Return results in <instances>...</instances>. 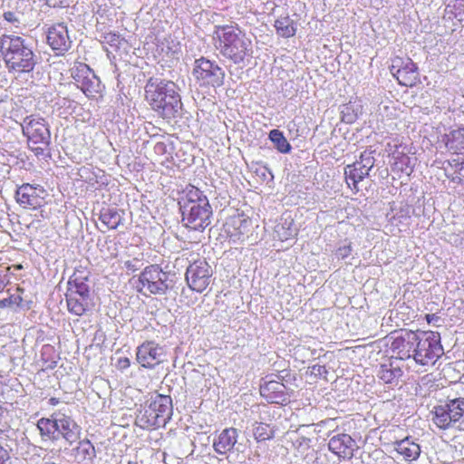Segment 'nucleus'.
<instances>
[{
  "mask_svg": "<svg viewBox=\"0 0 464 464\" xmlns=\"http://www.w3.org/2000/svg\"><path fill=\"white\" fill-rule=\"evenodd\" d=\"M178 91L171 81L150 78L145 86V97L154 111L171 120L181 115L182 102Z\"/></svg>",
  "mask_w": 464,
  "mask_h": 464,
  "instance_id": "obj_1",
  "label": "nucleus"
},
{
  "mask_svg": "<svg viewBox=\"0 0 464 464\" xmlns=\"http://www.w3.org/2000/svg\"><path fill=\"white\" fill-rule=\"evenodd\" d=\"M0 53L10 72H30L37 63V56L31 44L21 36H0Z\"/></svg>",
  "mask_w": 464,
  "mask_h": 464,
  "instance_id": "obj_2",
  "label": "nucleus"
},
{
  "mask_svg": "<svg viewBox=\"0 0 464 464\" xmlns=\"http://www.w3.org/2000/svg\"><path fill=\"white\" fill-rule=\"evenodd\" d=\"M183 225L192 230L203 231L211 223L212 208L207 196L192 187L179 201Z\"/></svg>",
  "mask_w": 464,
  "mask_h": 464,
  "instance_id": "obj_3",
  "label": "nucleus"
},
{
  "mask_svg": "<svg viewBox=\"0 0 464 464\" xmlns=\"http://www.w3.org/2000/svg\"><path fill=\"white\" fill-rule=\"evenodd\" d=\"M219 53L226 58L238 64L251 53V41L246 34L236 25H218L215 31Z\"/></svg>",
  "mask_w": 464,
  "mask_h": 464,
  "instance_id": "obj_4",
  "label": "nucleus"
},
{
  "mask_svg": "<svg viewBox=\"0 0 464 464\" xmlns=\"http://www.w3.org/2000/svg\"><path fill=\"white\" fill-rule=\"evenodd\" d=\"M443 353L440 334L438 332H413L411 357L418 364L433 365Z\"/></svg>",
  "mask_w": 464,
  "mask_h": 464,
  "instance_id": "obj_5",
  "label": "nucleus"
},
{
  "mask_svg": "<svg viewBox=\"0 0 464 464\" xmlns=\"http://www.w3.org/2000/svg\"><path fill=\"white\" fill-rule=\"evenodd\" d=\"M22 131L27 138L29 149L35 156H44V152L50 150L51 131L46 121L39 116H26L22 123Z\"/></svg>",
  "mask_w": 464,
  "mask_h": 464,
  "instance_id": "obj_6",
  "label": "nucleus"
},
{
  "mask_svg": "<svg viewBox=\"0 0 464 464\" xmlns=\"http://www.w3.org/2000/svg\"><path fill=\"white\" fill-rule=\"evenodd\" d=\"M433 422L441 430H464V398L449 399L445 403L435 406Z\"/></svg>",
  "mask_w": 464,
  "mask_h": 464,
  "instance_id": "obj_7",
  "label": "nucleus"
},
{
  "mask_svg": "<svg viewBox=\"0 0 464 464\" xmlns=\"http://www.w3.org/2000/svg\"><path fill=\"white\" fill-rule=\"evenodd\" d=\"M174 276L163 271L159 265H150L140 273L139 282L150 295H163L174 287Z\"/></svg>",
  "mask_w": 464,
  "mask_h": 464,
  "instance_id": "obj_8",
  "label": "nucleus"
},
{
  "mask_svg": "<svg viewBox=\"0 0 464 464\" xmlns=\"http://www.w3.org/2000/svg\"><path fill=\"white\" fill-rule=\"evenodd\" d=\"M192 75L199 86L204 87H220L225 79L223 69L205 57L195 60Z\"/></svg>",
  "mask_w": 464,
  "mask_h": 464,
  "instance_id": "obj_9",
  "label": "nucleus"
},
{
  "mask_svg": "<svg viewBox=\"0 0 464 464\" xmlns=\"http://www.w3.org/2000/svg\"><path fill=\"white\" fill-rule=\"evenodd\" d=\"M373 153L372 150H364L361 153L359 160L344 168L346 183L356 191L359 190L358 183L370 175V171L374 166Z\"/></svg>",
  "mask_w": 464,
  "mask_h": 464,
  "instance_id": "obj_10",
  "label": "nucleus"
},
{
  "mask_svg": "<svg viewBox=\"0 0 464 464\" xmlns=\"http://www.w3.org/2000/svg\"><path fill=\"white\" fill-rule=\"evenodd\" d=\"M212 276L213 270L208 263L198 259L188 266L186 281L191 290L202 293L209 285Z\"/></svg>",
  "mask_w": 464,
  "mask_h": 464,
  "instance_id": "obj_11",
  "label": "nucleus"
},
{
  "mask_svg": "<svg viewBox=\"0 0 464 464\" xmlns=\"http://www.w3.org/2000/svg\"><path fill=\"white\" fill-rule=\"evenodd\" d=\"M164 347L155 342H145L137 349V362L144 368H154L165 360Z\"/></svg>",
  "mask_w": 464,
  "mask_h": 464,
  "instance_id": "obj_12",
  "label": "nucleus"
},
{
  "mask_svg": "<svg viewBox=\"0 0 464 464\" xmlns=\"http://www.w3.org/2000/svg\"><path fill=\"white\" fill-rule=\"evenodd\" d=\"M75 446L65 447L64 452L76 463L92 464L96 458V450L93 444L87 439H80Z\"/></svg>",
  "mask_w": 464,
  "mask_h": 464,
  "instance_id": "obj_13",
  "label": "nucleus"
},
{
  "mask_svg": "<svg viewBox=\"0 0 464 464\" xmlns=\"http://www.w3.org/2000/svg\"><path fill=\"white\" fill-rule=\"evenodd\" d=\"M58 440L63 439L68 446H73L82 436V427L71 417L60 414Z\"/></svg>",
  "mask_w": 464,
  "mask_h": 464,
  "instance_id": "obj_14",
  "label": "nucleus"
},
{
  "mask_svg": "<svg viewBox=\"0 0 464 464\" xmlns=\"http://www.w3.org/2000/svg\"><path fill=\"white\" fill-rule=\"evenodd\" d=\"M328 448L339 458L351 459L356 448V442L349 434L338 433L330 438Z\"/></svg>",
  "mask_w": 464,
  "mask_h": 464,
  "instance_id": "obj_15",
  "label": "nucleus"
},
{
  "mask_svg": "<svg viewBox=\"0 0 464 464\" xmlns=\"http://www.w3.org/2000/svg\"><path fill=\"white\" fill-rule=\"evenodd\" d=\"M47 43L54 51L66 52L72 44L67 26L63 23H59L49 28Z\"/></svg>",
  "mask_w": 464,
  "mask_h": 464,
  "instance_id": "obj_16",
  "label": "nucleus"
},
{
  "mask_svg": "<svg viewBox=\"0 0 464 464\" xmlns=\"http://www.w3.org/2000/svg\"><path fill=\"white\" fill-rule=\"evenodd\" d=\"M238 432L235 428H227L223 430L214 440L213 447L217 453L220 455L227 454L232 450L240 451L237 443Z\"/></svg>",
  "mask_w": 464,
  "mask_h": 464,
  "instance_id": "obj_17",
  "label": "nucleus"
},
{
  "mask_svg": "<svg viewBox=\"0 0 464 464\" xmlns=\"http://www.w3.org/2000/svg\"><path fill=\"white\" fill-rule=\"evenodd\" d=\"M259 390L261 396L269 403H284L288 399L285 392V386L279 381H265Z\"/></svg>",
  "mask_w": 464,
  "mask_h": 464,
  "instance_id": "obj_18",
  "label": "nucleus"
},
{
  "mask_svg": "<svg viewBox=\"0 0 464 464\" xmlns=\"http://www.w3.org/2000/svg\"><path fill=\"white\" fill-rule=\"evenodd\" d=\"M150 408L153 409L156 413H159V417L164 419L167 423L172 416V400L170 396L162 394L151 395L150 401Z\"/></svg>",
  "mask_w": 464,
  "mask_h": 464,
  "instance_id": "obj_19",
  "label": "nucleus"
},
{
  "mask_svg": "<svg viewBox=\"0 0 464 464\" xmlns=\"http://www.w3.org/2000/svg\"><path fill=\"white\" fill-rule=\"evenodd\" d=\"M61 411L53 412L51 418H42L37 421V429L43 438L58 440V429Z\"/></svg>",
  "mask_w": 464,
  "mask_h": 464,
  "instance_id": "obj_20",
  "label": "nucleus"
},
{
  "mask_svg": "<svg viewBox=\"0 0 464 464\" xmlns=\"http://www.w3.org/2000/svg\"><path fill=\"white\" fill-rule=\"evenodd\" d=\"M35 189L34 187L28 183L20 186L15 192L16 201L19 205L25 208L34 209L39 207L40 200Z\"/></svg>",
  "mask_w": 464,
  "mask_h": 464,
  "instance_id": "obj_21",
  "label": "nucleus"
},
{
  "mask_svg": "<svg viewBox=\"0 0 464 464\" xmlns=\"http://www.w3.org/2000/svg\"><path fill=\"white\" fill-rule=\"evenodd\" d=\"M417 65L411 60L407 59L402 63L396 72L394 73L399 83L403 86H412L418 81Z\"/></svg>",
  "mask_w": 464,
  "mask_h": 464,
  "instance_id": "obj_22",
  "label": "nucleus"
},
{
  "mask_svg": "<svg viewBox=\"0 0 464 464\" xmlns=\"http://www.w3.org/2000/svg\"><path fill=\"white\" fill-rule=\"evenodd\" d=\"M87 279V276L74 273L68 281V291L66 295H72L75 297L91 298L90 287L86 283Z\"/></svg>",
  "mask_w": 464,
  "mask_h": 464,
  "instance_id": "obj_23",
  "label": "nucleus"
},
{
  "mask_svg": "<svg viewBox=\"0 0 464 464\" xmlns=\"http://www.w3.org/2000/svg\"><path fill=\"white\" fill-rule=\"evenodd\" d=\"M413 332L407 331L395 338L392 343V349L398 350L401 359L411 358L412 349Z\"/></svg>",
  "mask_w": 464,
  "mask_h": 464,
  "instance_id": "obj_24",
  "label": "nucleus"
},
{
  "mask_svg": "<svg viewBox=\"0 0 464 464\" xmlns=\"http://www.w3.org/2000/svg\"><path fill=\"white\" fill-rule=\"evenodd\" d=\"M136 423L142 429L159 428L166 425L164 419L159 417V413H156L153 409L150 408V404L144 412H140L137 416Z\"/></svg>",
  "mask_w": 464,
  "mask_h": 464,
  "instance_id": "obj_25",
  "label": "nucleus"
},
{
  "mask_svg": "<svg viewBox=\"0 0 464 464\" xmlns=\"http://www.w3.org/2000/svg\"><path fill=\"white\" fill-rule=\"evenodd\" d=\"M395 450L402 455L406 461L416 460L420 454V445L410 440L409 438L397 441L395 443Z\"/></svg>",
  "mask_w": 464,
  "mask_h": 464,
  "instance_id": "obj_26",
  "label": "nucleus"
},
{
  "mask_svg": "<svg viewBox=\"0 0 464 464\" xmlns=\"http://www.w3.org/2000/svg\"><path fill=\"white\" fill-rule=\"evenodd\" d=\"M124 211L115 208H102L100 220L110 229L118 228L123 221Z\"/></svg>",
  "mask_w": 464,
  "mask_h": 464,
  "instance_id": "obj_27",
  "label": "nucleus"
},
{
  "mask_svg": "<svg viewBox=\"0 0 464 464\" xmlns=\"http://www.w3.org/2000/svg\"><path fill=\"white\" fill-rule=\"evenodd\" d=\"M403 374L400 366H394L392 362L381 364L377 376L387 384H397Z\"/></svg>",
  "mask_w": 464,
  "mask_h": 464,
  "instance_id": "obj_28",
  "label": "nucleus"
},
{
  "mask_svg": "<svg viewBox=\"0 0 464 464\" xmlns=\"http://www.w3.org/2000/svg\"><path fill=\"white\" fill-rule=\"evenodd\" d=\"M297 233L294 219L290 217L282 218L280 222L275 227V235L281 241H286L293 238Z\"/></svg>",
  "mask_w": 464,
  "mask_h": 464,
  "instance_id": "obj_29",
  "label": "nucleus"
},
{
  "mask_svg": "<svg viewBox=\"0 0 464 464\" xmlns=\"http://www.w3.org/2000/svg\"><path fill=\"white\" fill-rule=\"evenodd\" d=\"M87 97H95L101 92V81L92 70L78 86Z\"/></svg>",
  "mask_w": 464,
  "mask_h": 464,
  "instance_id": "obj_30",
  "label": "nucleus"
},
{
  "mask_svg": "<svg viewBox=\"0 0 464 464\" xmlns=\"http://www.w3.org/2000/svg\"><path fill=\"white\" fill-rule=\"evenodd\" d=\"M66 302L69 312L81 316L89 309L91 298L83 299V297L66 295Z\"/></svg>",
  "mask_w": 464,
  "mask_h": 464,
  "instance_id": "obj_31",
  "label": "nucleus"
},
{
  "mask_svg": "<svg viewBox=\"0 0 464 464\" xmlns=\"http://www.w3.org/2000/svg\"><path fill=\"white\" fill-rule=\"evenodd\" d=\"M446 146L455 153L464 152V128L451 130L447 135Z\"/></svg>",
  "mask_w": 464,
  "mask_h": 464,
  "instance_id": "obj_32",
  "label": "nucleus"
},
{
  "mask_svg": "<svg viewBox=\"0 0 464 464\" xmlns=\"http://www.w3.org/2000/svg\"><path fill=\"white\" fill-rule=\"evenodd\" d=\"M275 27L278 35L284 38H289L295 34L296 27L289 16H281L275 22Z\"/></svg>",
  "mask_w": 464,
  "mask_h": 464,
  "instance_id": "obj_33",
  "label": "nucleus"
},
{
  "mask_svg": "<svg viewBox=\"0 0 464 464\" xmlns=\"http://www.w3.org/2000/svg\"><path fill=\"white\" fill-rule=\"evenodd\" d=\"M269 139L274 143L275 147L281 153L290 152L292 147L288 140L284 136L283 132L279 130L274 129L269 132Z\"/></svg>",
  "mask_w": 464,
  "mask_h": 464,
  "instance_id": "obj_34",
  "label": "nucleus"
},
{
  "mask_svg": "<svg viewBox=\"0 0 464 464\" xmlns=\"http://www.w3.org/2000/svg\"><path fill=\"white\" fill-rule=\"evenodd\" d=\"M253 433L255 439L258 441L269 440L274 436V431L265 423H256L254 427Z\"/></svg>",
  "mask_w": 464,
  "mask_h": 464,
  "instance_id": "obj_35",
  "label": "nucleus"
},
{
  "mask_svg": "<svg viewBox=\"0 0 464 464\" xmlns=\"http://www.w3.org/2000/svg\"><path fill=\"white\" fill-rule=\"evenodd\" d=\"M91 71L92 69L87 64L79 63L73 68H72L71 74L72 79L76 82L77 85L79 86L82 80L85 78V76L87 74L90 75Z\"/></svg>",
  "mask_w": 464,
  "mask_h": 464,
  "instance_id": "obj_36",
  "label": "nucleus"
},
{
  "mask_svg": "<svg viewBox=\"0 0 464 464\" xmlns=\"http://www.w3.org/2000/svg\"><path fill=\"white\" fill-rule=\"evenodd\" d=\"M342 121L347 124H352L357 120V113L352 106L345 105L342 111Z\"/></svg>",
  "mask_w": 464,
  "mask_h": 464,
  "instance_id": "obj_37",
  "label": "nucleus"
},
{
  "mask_svg": "<svg viewBox=\"0 0 464 464\" xmlns=\"http://www.w3.org/2000/svg\"><path fill=\"white\" fill-rule=\"evenodd\" d=\"M23 301L21 295H12L7 298H4L0 300V308L12 307L14 305L19 306Z\"/></svg>",
  "mask_w": 464,
  "mask_h": 464,
  "instance_id": "obj_38",
  "label": "nucleus"
},
{
  "mask_svg": "<svg viewBox=\"0 0 464 464\" xmlns=\"http://www.w3.org/2000/svg\"><path fill=\"white\" fill-rule=\"evenodd\" d=\"M351 253H352V246L350 244H348V245H344L343 246L338 247L335 252V256L339 259H344L347 256H349L351 255Z\"/></svg>",
  "mask_w": 464,
  "mask_h": 464,
  "instance_id": "obj_39",
  "label": "nucleus"
},
{
  "mask_svg": "<svg viewBox=\"0 0 464 464\" xmlns=\"http://www.w3.org/2000/svg\"><path fill=\"white\" fill-rule=\"evenodd\" d=\"M257 175L262 177L264 180H273L274 175L272 171L267 167H262L261 169L256 170Z\"/></svg>",
  "mask_w": 464,
  "mask_h": 464,
  "instance_id": "obj_40",
  "label": "nucleus"
},
{
  "mask_svg": "<svg viewBox=\"0 0 464 464\" xmlns=\"http://www.w3.org/2000/svg\"><path fill=\"white\" fill-rule=\"evenodd\" d=\"M311 369L312 373L315 376H324L328 372L324 365L314 364L311 367Z\"/></svg>",
  "mask_w": 464,
  "mask_h": 464,
  "instance_id": "obj_41",
  "label": "nucleus"
},
{
  "mask_svg": "<svg viewBox=\"0 0 464 464\" xmlns=\"http://www.w3.org/2000/svg\"><path fill=\"white\" fill-rule=\"evenodd\" d=\"M0 464H11L10 455L6 449L0 445Z\"/></svg>",
  "mask_w": 464,
  "mask_h": 464,
  "instance_id": "obj_42",
  "label": "nucleus"
},
{
  "mask_svg": "<svg viewBox=\"0 0 464 464\" xmlns=\"http://www.w3.org/2000/svg\"><path fill=\"white\" fill-rule=\"evenodd\" d=\"M124 266L127 270L132 271V272L139 270L140 267V260H138V259L128 260L124 263Z\"/></svg>",
  "mask_w": 464,
  "mask_h": 464,
  "instance_id": "obj_43",
  "label": "nucleus"
},
{
  "mask_svg": "<svg viewBox=\"0 0 464 464\" xmlns=\"http://www.w3.org/2000/svg\"><path fill=\"white\" fill-rule=\"evenodd\" d=\"M104 38L111 46H117L120 41V36L116 34H109Z\"/></svg>",
  "mask_w": 464,
  "mask_h": 464,
  "instance_id": "obj_44",
  "label": "nucleus"
},
{
  "mask_svg": "<svg viewBox=\"0 0 464 464\" xmlns=\"http://www.w3.org/2000/svg\"><path fill=\"white\" fill-rule=\"evenodd\" d=\"M4 18H5V20H6L9 23L18 22V18H17L16 14L10 11L4 13Z\"/></svg>",
  "mask_w": 464,
  "mask_h": 464,
  "instance_id": "obj_45",
  "label": "nucleus"
},
{
  "mask_svg": "<svg viewBox=\"0 0 464 464\" xmlns=\"http://www.w3.org/2000/svg\"><path fill=\"white\" fill-rule=\"evenodd\" d=\"M130 360L127 357L120 358L118 361V367L122 370L130 367Z\"/></svg>",
  "mask_w": 464,
  "mask_h": 464,
  "instance_id": "obj_46",
  "label": "nucleus"
},
{
  "mask_svg": "<svg viewBox=\"0 0 464 464\" xmlns=\"http://www.w3.org/2000/svg\"><path fill=\"white\" fill-rule=\"evenodd\" d=\"M66 1L67 0H46L47 4L50 6H53V7L64 5H66Z\"/></svg>",
  "mask_w": 464,
  "mask_h": 464,
  "instance_id": "obj_47",
  "label": "nucleus"
},
{
  "mask_svg": "<svg viewBox=\"0 0 464 464\" xmlns=\"http://www.w3.org/2000/svg\"><path fill=\"white\" fill-rule=\"evenodd\" d=\"M459 175H461L464 179V161L461 163V166L459 168Z\"/></svg>",
  "mask_w": 464,
  "mask_h": 464,
  "instance_id": "obj_48",
  "label": "nucleus"
},
{
  "mask_svg": "<svg viewBox=\"0 0 464 464\" xmlns=\"http://www.w3.org/2000/svg\"><path fill=\"white\" fill-rule=\"evenodd\" d=\"M50 402L52 405H55L56 403H58V400L55 398H51Z\"/></svg>",
  "mask_w": 464,
  "mask_h": 464,
  "instance_id": "obj_49",
  "label": "nucleus"
},
{
  "mask_svg": "<svg viewBox=\"0 0 464 464\" xmlns=\"http://www.w3.org/2000/svg\"><path fill=\"white\" fill-rule=\"evenodd\" d=\"M5 282L3 280H0V292H2L5 288Z\"/></svg>",
  "mask_w": 464,
  "mask_h": 464,
  "instance_id": "obj_50",
  "label": "nucleus"
},
{
  "mask_svg": "<svg viewBox=\"0 0 464 464\" xmlns=\"http://www.w3.org/2000/svg\"><path fill=\"white\" fill-rule=\"evenodd\" d=\"M353 464H360L359 462L356 461V459L353 462Z\"/></svg>",
  "mask_w": 464,
  "mask_h": 464,
  "instance_id": "obj_51",
  "label": "nucleus"
}]
</instances>
